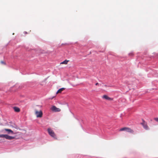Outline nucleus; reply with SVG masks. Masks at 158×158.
I'll return each mask as SVG.
<instances>
[{"label":"nucleus","instance_id":"9d476101","mask_svg":"<svg viewBox=\"0 0 158 158\" xmlns=\"http://www.w3.org/2000/svg\"><path fill=\"white\" fill-rule=\"evenodd\" d=\"M65 89L64 88H62L60 89H59L57 92L56 93H61L62 91Z\"/></svg>","mask_w":158,"mask_h":158},{"label":"nucleus","instance_id":"f03ea898","mask_svg":"<svg viewBox=\"0 0 158 158\" xmlns=\"http://www.w3.org/2000/svg\"><path fill=\"white\" fill-rule=\"evenodd\" d=\"M50 109L53 112H59L60 111V108H57L55 106H52Z\"/></svg>","mask_w":158,"mask_h":158},{"label":"nucleus","instance_id":"f8f14e48","mask_svg":"<svg viewBox=\"0 0 158 158\" xmlns=\"http://www.w3.org/2000/svg\"><path fill=\"white\" fill-rule=\"evenodd\" d=\"M6 135L4 134H0V137L5 138Z\"/></svg>","mask_w":158,"mask_h":158},{"label":"nucleus","instance_id":"0eeeda50","mask_svg":"<svg viewBox=\"0 0 158 158\" xmlns=\"http://www.w3.org/2000/svg\"><path fill=\"white\" fill-rule=\"evenodd\" d=\"M102 98L108 100H112V99L111 98L109 97L106 95H103L102 97Z\"/></svg>","mask_w":158,"mask_h":158},{"label":"nucleus","instance_id":"6e6552de","mask_svg":"<svg viewBox=\"0 0 158 158\" xmlns=\"http://www.w3.org/2000/svg\"><path fill=\"white\" fill-rule=\"evenodd\" d=\"M13 108H14V110L15 112H19V111L20 110L19 108L18 107H15V106Z\"/></svg>","mask_w":158,"mask_h":158},{"label":"nucleus","instance_id":"f3484780","mask_svg":"<svg viewBox=\"0 0 158 158\" xmlns=\"http://www.w3.org/2000/svg\"><path fill=\"white\" fill-rule=\"evenodd\" d=\"M129 55H133V53H130L129 54Z\"/></svg>","mask_w":158,"mask_h":158},{"label":"nucleus","instance_id":"423d86ee","mask_svg":"<svg viewBox=\"0 0 158 158\" xmlns=\"http://www.w3.org/2000/svg\"><path fill=\"white\" fill-rule=\"evenodd\" d=\"M5 138L7 139L11 140L15 139V137L14 136H10L7 135H6Z\"/></svg>","mask_w":158,"mask_h":158},{"label":"nucleus","instance_id":"1a4fd4ad","mask_svg":"<svg viewBox=\"0 0 158 158\" xmlns=\"http://www.w3.org/2000/svg\"><path fill=\"white\" fill-rule=\"evenodd\" d=\"M69 61V60H64V61L62 62H61L60 64H67L68 62Z\"/></svg>","mask_w":158,"mask_h":158},{"label":"nucleus","instance_id":"a211bd4d","mask_svg":"<svg viewBox=\"0 0 158 158\" xmlns=\"http://www.w3.org/2000/svg\"><path fill=\"white\" fill-rule=\"evenodd\" d=\"M104 86H105V87H107V85H104Z\"/></svg>","mask_w":158,"mask_h":158},{"label":"nucleus","instance_id":"4468645a","mask_svg":"<svg viewBox=\"0 0 158 158\" xmlns=\"http://www.w3.org/2000/svg\"><path fill=\"white\" fill-rule=\"evenodd\" d=\"M1 63L2 64L5 65L6 64L5 62L4 61H1Z\"/></svg>","mask_w":158,"mask_h":158},{"label":"nucleus","instance_id":"ddd939ff","mask_svg":"<svg viewBox=\"0 0 158 158\" xmlns=\"http://www.w3.org/2000/svg\"><path fill=\"white\" fill-rule=\"evenodd\" d=\"M14 125L13 126V127L15 128L16 129H17L18 128V127L17 126L15 125V124H14Z\"/></svg>","mask_w":158,"mask_h":158},{"label":"nucleus","instance_id":"2eb2a0df","mask_svg":"<svg viewBox=\"0 0 158 158\" xmlns=\"http://www.w3.org/2000/svg\"><path fill=\"white\" fill-rule=\"evenodd\" d=\"M155 119L156 121L158 122V118H155Z\"/></svg>","mask_w":158,"mask_h":158},{"label":"nucleus","instance_id":"dca6fc26","mask_svg":"<svg viewBox=\"0 0 158 158\" xmlns=\"http://www.w3.org/2000/svg\"><path fill=\"white\" fill-rule=\"evenodd\" d=\"M99 83H97L95 84V85H99Z\"/></svg>","mask_w":158,"mask_h":158},{"label":"nucleus","instance_id":"20e7f679","mask_svg":"<svg viewBox=\"0 0 158 158\" xmlns=\"http://www.w3.org/2000/svg\"><path fill=\"white\" fill-rule=\"evenodd\" d=\"M142 120L143 121V122L141 123L140 124L142 125L144 129L146 130H149V128L148 126L147 123L143 119H142Z\"/></svg>","mask_w":158,"mask_h":158},{"label":"nucleus","instance_id":"f257e3e1","mask_svg":"<svg viewBox=\"0 0 158 158\" xmlns=\"http://www.w3.org/2000/svg\"><path fill=\"white\" fill-rule=\"evenodd\" d=\"M48 133L52 137L54 138L57 139V138H56V135L53 131L50 128H48Z\"/></svg>","mask_w":158,"mask_h":158},{"label":"nucleus","instance_id":"39448f33","mask_svg":"<svg viewBox=\"0 0 158 158\" xmlns=\"http://www.w3.org/2000/svg\"><path fill=\"white\" fill-rule=\"evenodd\" d=\"M35 114L37 118L41 117L42 116L43 113L42 111L40 110V111H35Z\"/></svg>","mask_w":158,"mask_h":158},{"label":"nucleus","instance_id":"9b49d317","mask_svg":"<svg viewBox=\"0 0 158 158\" xmlns=\"http://www.w3.org/2000/svg\"><path fill=\"white\" fill-rule=\"evenodd\" d=\"M5 130L6 131H8V133H9L10 132L11 133H13V131L10 129H6Z\"/></svg>","mask_w":158,"mask_h":158},{"label":"nucleus","instance_id":"7ed1b4c3","mask_svg":"<svg viewBox=\"0 0 158 158\" xmlns=\"http://www.w3.org/2000/svg\"><path fill=\"white\" fill-rule=\"evenodd\" d=\"M120 131H125L127 132H129L130 133H132L133 132V131L130 128L126 127L121 128L120 129Z\"/></svg>","mask_w":158,"mask_h":158}]
</instances>
